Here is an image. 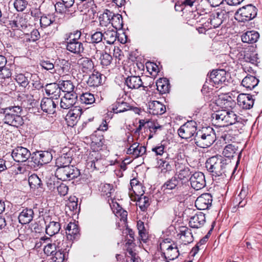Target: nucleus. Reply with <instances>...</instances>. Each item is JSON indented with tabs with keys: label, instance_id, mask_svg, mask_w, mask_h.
I'll return each instance as SVG.
<instances>
[{
	"label": "nucleus",
	"instance_id": "25",
	"mask_svg": "<svg viewBox=\"0 0 262 262\" xmlns=\"http://www.w3.org/2000/svg\"><path fill=\"white\" fill-rule=\"evenodd\" d=\"M146 152V148L138 143L132 144L127 150V154L135 158L142 156Z\"/></svg>",
	"mask_w": 262,
	"mask_h": 262
},
{
	"label": "nucleus",
	"instance_id": "30",
	"mask_svg": "<svg viewBox=\"0 0 262 262\" xmlns=\"http://www.w3.org/2000/svg\"><path fill=\"white\" fill-rule=\"evenodd\" d=\"M74 3V0H60L55 5L56 12L60 13H66L68 9L71 7Z\"/></svg>",
	"mask_w": 262,
	"mask_h": 262
},
{
	"label": "nucleus",
	"instance_id": "1",
	"mask_svg": "<svg viewBox=\"0 0 262 262\" xmlns=\"http://www.w3.org/2000/svg\"><path fill=\"white\" fill-rule=\"evenodd\" d=\"M207 169L214 176H226L234 172L235 168L221 156H214L209 158L206 163Z\"/></svg>",
	"mask_w": 262,
	"mask_h": 262
},
{
	"label": "nucleus",
	"instance_id": "52",
	"mask_svg": "<svg viewBox=\"0 0 262 262\" xmlns=\"http://www.w3.org/2000/svg\"><path fill=\"white\" fill-rule=\"evenodd\" d=\"M137 228L141 239L145 242L147 238V234L145 229L144 223L141 221L137 222Z\"/></svg>",
	"mask_w": 262,
	"mask_h": 262
},
{
	"label": "nucleus",
	"instance_id": "46",
	"mask_svg": "<svg viewBox=\"0 0 262 262\" xmlns=\"http://www.w3.org/2000/svg\"><path fill=\"white\" fill-rule=\"evenodd\" d=\"M61 238V236L55 241L54 245L51 244H48L46 246L44 247L43 251L47 255H53L55 251L58 250V248L57 247V243L59 242V239Z\"/></svg>",
	"mask_w": 262,
	"mask_h": 262
},
{
	"label": "nucleus",
	"instance_id": "51",
	"mask_svg": "<svg viewBox=\"0 0 262 262\" xmlns=\"http://www.w3.org/2000/svg\"><path fill=\"white\" fill-rule=\"evenodd\" d=\"M29 183L30 187L33 189L40 187L41 184L40 179L36 174H32L29 178Z\"/></svg>",
	"mask_w": 262,
	"mask_h": 262
},
{
	"label": "nucleus",
	"instance_id": "7",
	"mask_svg": "<svg viewBox=\"0 0 262 262\" xmlns=\"http://www.w3.org/2000/svg\"><path fill=\"white\" fill-rule=\"evenodd\" d=\"M55 174L58 179L67 181L77 178L80 173L79 169L74 166L67 165L57 167Z\"/></svg>",
	"mask_w": 262,
	"mask_h": 262
},
{
	"label": "nucleus",
	"instance_id": "32",
	"mask_svg": "<svg viewBox=\"0 0 262 262\" xmlns=\"http://www.w3.org/2000/svg\"><path fill=\"white\" fill-rule=\"evenodd\" d=\"M259 80L255 76L248 75L242 81V85L247 90H251L258 83Z\"/></svg>",
	"mask_w": 262,
	"mask_h": 262
},
{
	"label": "nucleus",
	"instance_id": "34",
	"mask_svg": "<svg viewBox=\"0 0 262 262\" xmlns=\"http://www.w3.org/2000/svg\"><path fill=\"white\" fill-rule=\"evenodd\" d=\"M178 235L185 244L190 243L193 241V236L190 230L185 227H181Z\"/></svg>",
	"mask_w": 262,
	"mask_h": 262
},
{
	"label": "nucleus",
	"instance_id": "12",
	"mask_svg": "<svg viewBox=\"0 0 262 262\" xmlns=\"http://www.w3.org/2000/svg\"><path fill=\"white\" fill-rule=\"evenodd\" d=\"M63 245V236L61 235L59 242L57 243L58 250L52 255V262H66L68 257V252Z\"/></svg>",
	"mask_w": 262,
	"mask_h": 262
},
{
	"label": "nucleus",
	"instance_id": "28",
	"mask_svg": "<svg viewBox=\"0 0 262 262\" xmlns=\"http://www.w3.org/2000/svg\"><path fill=\"white\" fill-rule=\"evenodd\" d=\"M61 89L59 85L56 83H51L46 85L47 94L52 99H57L60 96Z\"/></svg>",
	"mask_w": 262,
	"mask_h": 262
},
{
	"label": "nucleus",
	"instance_id": "35",
	"mask_svg": "<svg viewBox=\"0 0 262 262\" xmlns=\"http://www.w3.org/2000/svg\"><path fill=\"white\" fill-rule=\"evenodd\" d=\"M33 211L31 209H25L20 213L18 219L21 224L29 223L33 219Z\"/></svg>",
	"mask_w": 262,
	"mask_h": 262
},
{
	"label": "nucleus",
	"instance_id": "22",
	"mask_svg": "<svg viewBox=\"0 0 262 262\" xmlns=\"http://www.w3.org/2000/svg\"><path fill=\"white\" fill-rule=\"evenodd\" d=\"M205 222V214L201 212H198L190 217L189 223L191 227L199 228L203 226Z\"/></svg>",
	"mask_w": 262,
	"mask_h": 262
},
{
	"label": "nucleus",
	"instance_id": "63",
	"mask_svg": "<svg viewBox=\"0 0 262 262\" xmlns=\"http://www.w3.org/2000/svg\"><path fill=\"white\" fill-rule=\"evenodd\" d=\"M101 190L104 194L110 196L111 194L113 191V186L110 184H105L101 187Z\"/></svg>",
	"mask_w": 262,
	"mask_h": 262
},
{
	"label": "nucleus",
	"instance_id": "45",
	"mask_svg": "<svg viewBox=\"0 0 262 262\" xmlns=\"http://www.w3.org/2000/svg\"><path fill=\"white\" fill-rule=\"evenodd\" d=\"M133 200L137 201V205L142 210H144L149 205V199L145 196L134 198Z\"/></svg>",
	"mask_w": 262,
	"mask_h": 262
},
{
	"label": "nucleus",
	"instance_id": "14",
	"mask_svg": "<svg viewBox=\"0 0 262 262\" xmlns=\"http://www.w3.org/2000/svg\"><path fill=\"white\" fill-rule=\"evenodd\" d=\"M12 156L14 160L18 162L26 161L30 156V152L26 148L17 147L12 152Z\"/></svg>",
	"mask_w": 262,
	"mask_h": 262
},
{
	"label": "nucleus",
	"instance_id": "18",
	"mask_svg": "<svg viewBox=\"0 0 262 262\" xmlns=\"http://www.w3.org/2000/svg\"><path fill=\"white\" fill-rule=\"evenodd\" d=\"M110 206L116 216L118 217H120V221L122 222L123 225H124L125 227H126L127 216V212L123 210L116 202H114L113 201L110 204Z\"/></svg>",
	"mask_w": 262,
	"mask_h": 262
},
{
	"label": "nucleus",
	"instance_id": "36",
	"mask_svg": "<svg viewBox=\"0 0 262 262\" xmlns=\"http://www.w3.org/2000/svg\"><path fill=\"white\" fill-rule=\"evenodd\" d=\"M190 175V172L188 167L183 165L177 167L176 176L180 180L186 182L188 180Z\"/></svg>",
	"mask_w": 262,
	"mask_h": 262
},
{
	"label": "nucleus",
	"instance_id": "26",
	"mask_svg": "<svg viewBox=\"0 0 262 262\" xmlns=\"http://www.w3.org/2000/svg\"><path fill=\"white\" fill-rule=\"evenodd\" d=\"M81 114V112L79 108H75L70 110L66 117L68 125L74 126L76 125Z\"/></svg>",
	"mask_w": 262,
	"mask_h": 262
},
{
	"label": "nucleus",
	"instance_id": "10",
	"mask_svg": "<svg viewBox=\"0 0 262 262\" xmlns=\"http://www.w3.org/2000/svg\"><path fill=\"white\" fill-rule=\"evenodd\" d=\"M52 156L51 152L48 151L37 152L32 156L31 160L29 161L30 165L35 168L39 165L47 164L51 161Z\"/></svg>",
	"mask_w": 262,
	"mask_h": 262
},
{
	"label": "nucleus",
	"instance_id": "37",
	"mask_svg": "<svg viewBox=\"0 0 262 262\" xmlns=\"http://www.w3.org/2000/svg\"><path fill=\"white\" fill-rule=\"evenodd\" d=\"M79 64L82 71L88 73L91 72L94 69V66L92 60L88 58H82L79 60Z\"/></svg>",
	"mask_w": 262,
	"mask_h": 262
},
{
	"label": "nucleus",
	"instance_id": "9",
	"mask_svg": "<svg viewBox=\"0 0 262 262\" xmlns=\"http://www.w3.org/2000/svg\"><path fill=\"white\" fill-rule=\"evenodd\" d=\"M256 14V8L254 6L249 5L239 9L235 13V18L239 21L244 22L253 19Z\"/></svg>",
	"mask_w": 262,
	"mask_h": 262
},
{
	"label": "nucleus",
	"instance_id": "58",
	"mask_svg": "<svg viewBox=\"0 0 262 262\" xmlns=\"http://www.w3.org/2000/svg\"><path fill=\"white\" fill-rule=\"evenodd\" d=\"M126 105L125 103L117 102L113 105L112 108V111L114 113H117V114L118 113L123 112L126 110V108L124 107Z\"/></svg>",
	"mask_w": 262,
	"mask_h": 262
},
{
	"label": "nucleus",
	"instance_id": "40",
	"mask_svg": "<svg viewBox=\"0 0 262 262\" xmlns=\"http://www.w3.org/2000/svg\"><path fill=\"white\" fill-rule=\"evenodd\" d=\"M125 83L130 89H138L142 85V82L139 76H130L126 78Z\"/></svg>",
	"mask_w": 262,
	"mask_h": 262
},
{
	"label": "nucleus",
	"instance_id": "29",
	"mask_svg": "<svg viewBox=\"0 0 262 262\" xmlns=\"http://www.w3.org/2000/svg\"><path fill=\"white\" fill-rule=\"evenodd\" d=\"M149 113L154 115H161L166 111L165 106L157 101H153L149 103Z\"/></svg>",
	"mask_w": 262,
	"mask_h": 262
},
{
	"label": "nucleus",
	"instance_id": "27",
	"mask_svg": "<svg viewBox=\"0 0 262 262\" xmlns=\"http://www.w3.org/2000/svg\"><path fill=\"white\" fill-rule=\"evenodd\" d=\"M76 96L74 94H66L61 99L60 106L63 109H68L73 106L76 103Z\"/></svg>",
	"mask_w": 262,
	"mask_h": 262
},
{
	"label": "nucleus",
	"instance_id": "20",
	"mask_svg": "<svg viewBox=\"0 0 262 262\" xmlns=\"http://www.w3.org/2000/svg\"><path fill=\"white\" fill-rule=\"evenodd\" d=\"M66 212L68 215H72L79 211L78 206V199L75 196H70L67 201L66 208Z\"/></svg>",
	"mask_w": 262,
	"mask_h": 262
},
{
	"label": "nucleus",
	"instance_id": "6",
	"mask_svg": "<svg viewBox=\"0 0 262 262\" xmlns=\"http://www.w3.org/2000/svg\"><path fill=\"white\" fill-rule=\"evenodd\" d=\"M226 73L224 70H213L209 75V79L206 81L203 87V91L212 90L213 87L217 88L226 79Z\"/></svg>",
	"mask_w": 262,
	"mask_h": 262
},
{
	"label": "nucleus",
	"instance_id": "49",
	"mask_svg": "<svg viewBox=\"0 0 262 262\" xmlns=\"http://www.w3.org/2000/svg\"><path fill=\"white\" fill-rule=\"evenodd\" d=\"M158 168L162 172H166L170 169L169 159H159L158 161Z\"/></svg>",
	"mask_w": 262,
	"mask_h": 262
},
{
	"label": "nucleus",
	"instance_id": "16",
	"mask_svg": "<svg viewBox=\"0 0 262 262\" xmlns=\"http://www.w3.org/2000/svg\"><path fill=\"white\" fill-rule=\"evenodd\" d=\"M189 179L191 187L195 190H200L205 186V177L202 172H195Z\"/></svg>",
	"mask_w": 262,
	"mask_h": 262
},
{
	"label": "nucleus",
	"instance_id": "17",
	"mask_svg": "<svg viewBox=\"0 0 262 262\" xmlns=\"http://www.w3.org/2000/svg\"><path fill=\"white\" fill-rule=\"evenodd\" d=\"M211 195L209 193H204L197 198L195 206L199 210H205L211 205Z\"/></svg>",
	"mask_w": 262,
	"mask_h": 262
},
{
	"label": "nucleus",
	"instance_id": "11",
	"mask_svg": "<svg viewBox=\"0 0 262 262\" xmlns=\"http://www.w3.org/2000/svg\"><path fill=\"white\" fill-rule=\"evenodd\" d=\"M196 125L194 121L186 122L178 129L179 136L183 139H188L196 134Z\"/></svg>",
	"mask_w": 262,
	"mask_h": 262
},
{
	"label": "nucleus",
	"instance_id": "41",
	"mask_svg": "<svg viewBox=\"0 0 262 262\" xmlns=\"http://www.w3.org/2000/svg\"><path fill=\"white\" fill-rule=\"evenodd\" d=\"M157 89L161 94H165L169 91V83L166 78H160L156 82Z\"/></svg>",
	"mask_w": 262,
	"mask_h": 262
},
{
	"label": "nucleus",
	"instance_id": "61",
	"mask_svg": "<svg viewBox=\"0 0 262 262\" xmlns=\"http://www.w3.org/2000/svg\"><path fill=\"white\" fill-rule=\"evenodd\" d=\"M133 240H131L130 243H128V244H130V248H127V251L129 254V256L128 257H130L131 262H137V258L136 257V254L134 252L133 250V247H134V244L132 243ZM127 244V243H126Z\"/></svg>",
	"mask_w": 262,
	"mask_h": 262
},
{
	"label": "nucleus",
	"instance_id": "8",
	"mask_svg": "<svg viewBox=\"0 0 262 262\" xmlns=\"http://www.w3.org/2000/svg\"><path fill=\"white\" fill-rule=\"evenodd\" d=\"M160 248L167 260H173L179 255L177 246L167 239L160 243Z\"/></svg>",
	"mask_w": 262,
	"mask_h": 262
},
{
	"label": "nucleus",
	"instance_id": "54",
	"mask_svg": "<svg viewBox=\"0 0 262 262\" xmlns=\"http://www.w3.org/2000/svg\"><path fill=\"white\" fill-rule=\"evenodd\" d=\"M112 60V57L111 55L107 53H103L101 57V64L103 67H107L110 65Z\"/></svg>",
	"mask_w": 262,
	"mask_h": 262
},
{
	"label": "nucleus",
	"instance_id": "62",
	"mask_svg": "<svg viewBox=\"0 0 262 262\" xmlns=\"http://www.w3.org/2000/svg\"><path fill=\"white\" fill-rule=\"evenodd\" d=\"M16 81L22 86H25L28 83V79L23 74H18L16 76Z\"/></svg>",
	"mask_w": 262,
	"mask_h": 262
},
{
	"label": "nucleus",
	"instance_id": "57",
	"mask_svg": "<svg viewBox=\"0 0 262 262\" xmlns=\"http://www.w3.org/2000/svg\"><path fill=\"white\" fill-rule=\"evenodd\" d=\"M53 22V17L51 16H42L40 19V25L42 27H47Z\"/></svg>",
	"mask_w": 262,
	"mask_h": 262
},
{
	"label": "nucleus",
	"instance_id": "38",
	"mask_svg": "<svg viewBox=\"0 0 262 262\" xmlns=\"http://www.w3.org/2000/svg\"><path fill=\"white\" fill-rule=\"evenodd\" d=\"M259 38V34L254 31H248L242 36V40L244 42L253 43L255 42Z\"/></svg>",
	"mask_w": 262,
	"mask_h": 262
},
{
	"label": "nucleus",
	"instance_id": "21",
	"mask_svg": "<svg viewBox=\"0 0 262 262\" xmlns=\"http://www.w3.org/2000/svg\"><path fill=\"white\" fill-rule=\"evenodd\" d=\"M237 104L244 109H250L254 104V100L249 94H239L237 97Z\"/></svg>",
	"mask_w": 262,
	"mask_h": 262
},
{
	"label": "nucleus",
	"instance_id": "33",
	"mask_svg": "<svg viewBox=\"0 0 262 262\" xmlns=\"http://www.w3.org/2000/svg\"><path fill=\"white\" fill-rule=\"evenodd\" d=\"M79 233V229L77 224L75 222H70L66 228V233L67 238L73 241L75 238Z\"/></svg>",
	"mask_w": 262,
	"mask_h": 262
},
{
	"label": "nucleus",
	"instance_id": "24",
	"mask_svg": "<svg viewBox=\"0 0 262 262\" xmlns=\"http://www.w3.org/2000/svg\"><path fill=\"white\" fill-rule=\"evenodd\" d=\"M91 149L94 151H100L102 149L103 146V138L102 135H98L97 132H95L91 136Z\"/></svg>",
	"mask_w": 262,
	"mask_h": 262
},
{
	"label": "nucleus",
	"instance_id": "43",
	"mask_svg": "<svg viewBox=\"0 0 262 262\" xmlns=\"http://www.w3.org/2000/svg\"><path fill=\"white\" fill-rule=\"evenodd\" d=\"M229 8L230 7L227 5L226 7H224L223 9H218L215 13L222 20V23L224 21L227 20L230 15L232 14V11H230Z\"/></svg>",
	"mask_w": 262,
	"mask_h": 262
},
{
	"label": "nucleus",
	"instance_id": "4",
	"mask_svg": "<svg viewBox=\"0 0 262 262\" xmlns=\"http://www.w3.org/2000/svg\"><path fill=\"white\" fill-rule=\"evenodd\" d=\"M21 108L18 106L7 107L3 110L4 122L5 123L14 126H18L23 123V119L20 116Z\"/></svg>",
	"mask_w": 262,
	"mask_h": 262
},
{
	"label": "nucleus",
	"instance_id": "56",
	"mask_svg": "<svg viewBox=\"0 0 262 262\" xmlns=\"http://www.w3.org/2000/svg\"><path fill=\"white\" fill-rule=\"evenodd\" d=\"M28 5V3L25 0H15L14 6L18 11H23Z\"/></svg>",
	"mask_w": 262,
	"mask_h": 262
},
{
	"label": "nucleus",
	"instance_id": "31",
	"mask_svg": "<svg viewBox=\"0 0 262 262\" xmlns=\"http://www.w3.org/2000/svg\"><path fill=\"white\" fill-rule=\"evenodd\" d=\"M41 108L43 112L50 114H53L55 112L56 104L51 99H43L40 104Z\"/></svg>",
	"mask_w": 262,
	"mask_h": 262
},
{
	"label": "nucleus",
	"instance_id": "39",
	"mask_svg": "<svg viewBox=\"0 0 262 262\" xmlns=\"http://www.w3.org/2000/svg\"><path fill=\"white\" fill-rule=\"evenodd\" d=\"M67 49L69 51L74 53H79L83 51V47L82 43L73 39L68 43Z\"/></svg>",
	"mask_w": 262,
	"mask_h": 262
},
{
	"label": "nucleus",
	"instance_id": "23",
	"mask_svg": "<svg viewBox=\"0 0 262 262\" xmlns=\"http://www.w3.org/2000/svg\"><path fill=\"white\" fill-rule=\"evenodd\" d=\"M102 28V31H104L103 34L104 40H105L108 44L113 43L117 38L116 30L113 28L112 25Z\"/></svg>",
	"mask_w": 262,
	"mask_h": 262
},
{
	"label": "nucleus",
	"instance_id": "64",
	"mask_svg": "<svg viewBox=\"0 0 262 262\" xmlns=\"http://www.w3.org/2000/svg\"><path fill=\"white\" fill-rule=\"evenodd\" d=\"M103 37V34L101 32H96L92 35L91 38L92 43H98L100 42Z\"/></svg>",
	"mask_w": 262,
	"mask_h": 262
},
{
	"label": "nucleus",
	"instance_id": "5",
	"mask_svg": "<svg viewBox=\"0 0 262 262\" xmlns=\"http://www.w3.org/2000/svg\"><path fill=\"white\" fill-rule=\"evenodd\" d=\"M212 118L221 126H228L234 124L236 122L237 117L234 112L231 110H221L216 111L212 114Z\"/></svg>",
	"mask_w": 262,
	"mask_h": 262
},
{
	"label": "nucleus",
	"instance_id": "42",
	"mask_svg": "<svg viewBox=\"0 0 262 262\" xmlns=\"http://www.w3.org/2000/svg\"><path fill=\"white\" fill-rule=\"evenodd\" d=\"M59 86L63 92L67 93V94H73L75 85L73 82L70 80H62L59 81Z\"/></svg>",
	"mask_w": 262,
	"mask_h": 262
},
{
	"label": "nucleus",
	"instance_id": "47",
	"mask_svg": "<svg viewBox=\"0 0 262 262\" xmlns=\"http://www.w3.org/2000/svg\"><path fill=\"white\" fill-rule=\"evenodd\" d=\"M11 72L6 66L0 69V81L3 83L5 80L9 81L11 80Z\"/></svg>",
	"mask_w": 262,
	"mask_h": 262
},
{
	"label": "nucleus",
	"instance_id": "3",
	"mask_svg": "<svg viewBox=\"0 0 262 262\" xmlns=\"http://www.w3.org/2000/svg\"><path fill=\"white\" fill-rule=\"evenodd\" d=\"M101 27L112 25L113 28L120 30L123 27L122 16L119 14H114L106 10L99 17Z\"/></svg>",
	"mask_w": 262,
	"mask_h": 262
},
{
	"label": "nucleus",
	"instance_id": "48",
	"mask_svg": "<svg viewBox=\"0 0 262 262\" xmlns=\"http://www.w3.org/2000/svg\"><path fill=\"white\" fill-rule=\"evenodd\" d=\"M80 99L81 102L85 104H93L95 101L94 95L90 93H85L82 94Z\"/></svg>",
	"mask_w": 262,
	"mask_h": 262
},
{
	"label": "nucleus",
	"instance_id": "50",
	"mask_svg": "<svg viewBox=\"0 0 262 262\" xmlns=\"http://www.w3.org/2000/svg\"><path fill=\"white\" fill-rule=\"evenodd\" d=\"M237 150V148L232 144L227 145L223 151V155L227 158H232Z\"/></svg>",
	"mask_w": 262,
	"mask_h": 262
},
{
	"label": "nucleus",
	"instance_id": "19",
	"mask_svg": "<svg viewBox=\"0 0 262 262\" xmlns=\"http://www.w3.org/2000/svg\"><path fill=\"white\" fill-rule=\"evenodd\" d=\"M215 104L222 108V110H231L235 105V103L230 97L221 95L215 100Z\"/></svg>",
	"mask_w": 262,
	"mask_h": 262
},
{
	"label": "nucleus",
	"instance_id": "15",
	"mask_svg": "<svg viewBox=\"0 0 262 262\" xmlns=\"http://www.w3.org/2000/svg\"><path fill=\"white\" fill-rule=\"evenodd\" d=\"M130 188L129 194L132 200L134 198H137L143 195L144 190L141 183L136 179H133L130 181Z\"/></svg>",
	"mask_w": 262,
	"mask_h": 262
},
{
	"label": "nucleus",
	"instance_id": "59",
	"mask_svg": "<svg viewBox=\"0 0 262 262\" xmlns=\"http://www.w3.org/2000/svg\"><path fill=\"white\" fill-rule=\"evenodd\" d=\"M101 157V156L99 151H94V150H91L89 156V160L90 162L92 163L91 166H93V164L94 163L95 161L100 159Z\"/></svg>",
	"mask_w": 262,
	"mask_h": 262
},
{
	"label": "nucleus",
	"instance_id": "13",
	"mask_svg": "<svg viewBox=\"0 0 262 262\" xmlns=\"http://www.w3.org/2000/svg\"><path fill=\"white\" fill-rule=\"evenodd\" d=\"M62 154L56 159V165L57 167L70 165L74 155V150L68 147H64L62 149Z\"/></svg>",
	"mask_w": 262,
	"mask_h": 262
},
{
	"label": "nucleus",
	"instance_id": "2",
	"mask_svg": "<svg viewBox=\"0 0 262 262\" xmlns=\"http://www.w3.org/2000/svg\"><path fill=\"white\" fill-rule=\"evenodd\" d=\"M215 139V134L213 128L206 127L196 133L195 143L200 147L206 148L212 145Z\"/></svg>",
	"mask_w": 262,
	"mask_h": 262
},
{
	"label": "nucleus",
	"instance_id": "60",
	"mask_svg": "<svg viewBox=\"0 0 262 262\" xmlns=\"http://www.w3.org/2000/svg\"><path fill=\"white\" fill-rule=\"evenodd\" d=\"M209 23L210 26L211 27L212 26L214 28L218 27L222 24V20L219 19V17H218L215 13L211 16L210 23Z\"/></svg>",
	"mask_w": 262,
	"mask_h": 262
},
{
	"label": "nucleus",
	"instance_id": "53",
	"mask_svg": "<svg viewBox=\"0 0 262 262\" xmlns=\"http://www.w3.org/2000/svg\"><path fill=\"white\" fill-rule=\"evenodd\" d=\"M178 185V181L176 177L171 178L164 184L163 188L164 190H171L176 188Z\"/></svg>",
	"mask_w": 262,
	"mask_h": 262
},
{
	"label": "nucleus",
	"instance_id": "44",
	"mask_svg": "<svg viewBox=\"0 0 262 262\" xmlns=\"http://www.w3.org/2000/svg\"><path fill=\"white\" fill-rule=\"evenodd\" d=\"M60 229V226L59 223L51 222L46 227V233L50 236H52L57 233Z\"/></svg>",
	"mask_w": 262,
	"mask_h": 262
},
{
	"label": "nucleus",
	"instance_id": "55",
	"mask_svg": "<svg viewBox=\"0 0 262 262\" xmlns=\"http://www.w3.org/2000/svg\"><path fill=\"white\" fill-rule=\"evenodd\" d=\"M89 82L93 86H97L101 83V78H100V74L98 73L97 74H93L89 79Z\"/></svg>",
	"mask_w": 262,
	"mask_h": 262
}]
</instances>
